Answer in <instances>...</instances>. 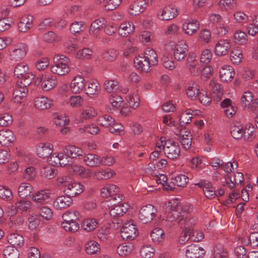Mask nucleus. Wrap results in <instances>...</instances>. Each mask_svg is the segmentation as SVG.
<instances>
[{
    "label": "nucleus",
    "mask_w": 258,
    "mask_h": 258,
    "mask_svg": "<svg viewBox=\"0 0 258 258\" xmlns=\"http://www.w3.org/2000/svg\"><path fill=\"white\" fill-rule=\"evenodd\" d=\"M73 203L72 199L68 195L58 197L53 202V206L57 210H62L70 207Z\"/></svg>",
    "instance_id": "nucleus-18"
},
{
    "label": "nucleus",
    "mask_w": 258,
    "mask_h": 258,
    "mask_svg": "<svg viewBox=\"0 0 258 258\" xmlns=\"http://www.w3.org/2000/svg\"><path fill=\"white\" fill-rule=\"evenodd\" d=\"M58 185L64 187V191L67 195L71 198L80 194L84 190V186L80 183L75 182L69 176L59 177L57 179Z\"/></svg>",
    "instance_id": "nucleus-2"
},
{
    "label": "nucleus",
    "mask_w": 258,
    "mask_h": 258,
    "mask_svg": "<svg viewBox=\"0 0 258 258\" xmlns=\"http://www.w3.org/2000/svg\"><path fill=\"white\" fill-rule=\"evenodd\" d=\"M150 5H151V3L149 4L146 1H134L130 6L129 13L132 15H138Z\"/></svg>",
    "instance_id": "nucleus-23"
},
{
    "label": "nucleus",
    "mask_w": 258,
    "mask_h": 258,
    "mask_svg": "<svg viewBox=\"0 0 258 258\" xmlns=\"http://www.w3.org/2000/svg\"><path fill=\"white\" fill-rule=\"evenodd\" d=\"M188 210L187 206L180 207V203L177 199H174L168 201L164 206V210L166 214L167 220L169 221H181L183 217H188V213L186 210Z\"/></svg>",
    "instance_id": "nucleus-1"
},
{
    "label": "nucleus",
    "mask_w": 258,
    "mask_h": 258,
    "mask_svg": "<svg viewBox=\"0 0 258 258\" xmlns=\"http://www.w3.org/2000/svg\"><path fill=\"white\" fill-rule=\"evenodd\" d=\"M63 151L67 157L72 158H80L83 156L84 154L81 149L74 145H68L66 146Z\"/></svg>",
    "instance_id": "nucleus-32"
},
{
    "label": "nucleus",
    "mask_w": 258,
    "mask_h": 258,
    "mask_svg": "<svg viewBox=\"0 0 258 258\" xmlns=\"http://www.w3.org/2000/svg\"><path fill=\"white\" fill-rule=\"evenodd\" d=\"M188 181V177L183 174L177 175L172 177V182L178 186L183 187Z\"/></svg>",
    "instance_id": "nucleus-56"
},
{
    "label": "nucleus",
    "mask_w": 258,
    "mask_h": 258,
    "mask_svg": "<svg viewBox=\"0 0 258 258\" xmlns=\"http://www.w3.org/2000/svg\"><path fill=\"white\" fill-rule=\"evenodd\" d=\"M119 192V188L115 184H107L105 185L100 190L101 196L103 198L112 197Z\"/></svg>",
    "instance_id": "nucleus-30"
},
{
    "label": "nucleus",
    "mask_w": 258,
    "mask_h": 258,
    "mask_svg": "<svg viewBox=\"0 0 258 258\" xmlns=\"http://www.w3.org/2000/svg\"><path fill=\"white\" fill-rule=\"evenodd\" d=\"M138 234V230L136 225L132 221H128L123 225L120 230V235L122 239L131 241Z\"/></svg>",
    "instance_id": "nucleus-6"
},
{
    "label": "nucleus",
    "mask_w": 258,
    "mask_h": 258,
    "mask_svg": "<svg viewBox=\"0 0 258 258\" xmlns=\"http://www.w3.org/2000/svg\"><path fill=\"white\" fill-rule=\"evenodd\" d=\"M115 162V159L111 155L100 156L99 167L102 166H111Z\"/></svg>",
    "instance_id": "nucleus-61"
},
{
    "label": "nucleus",
    "mask_w": 258,
    "mask_h": 258,
    "mask_svg": "<svg viewBox=\"0 0 258 258\" xmlns=\"http://www.w3.org/2000/svg\"><path fill=\"white\" fill-rule=\"evenodd\" d=\"M97 115V111L91 106H88L83 109L81 113V117L84 119H90Z\"/></svg>",
    "instance_id": "nucleus-58"
},
{
    "label": "nucleus",
    "mask_w": 258,
    "mask_h": 258,
    "mask_svg": "<svg viewBox=\"0 0 258 258\" xmlns=\"http://www.w3.org/2000/svg\"><path fill=\"white\" fill-rule=\"evenodd\" d=\"M57 170L49 166H43L40 169L41 176L47 179H52L57 174Z\"/></svg>",
    "instance_id": "nucleus-44"
},
{
    "label": "nucleus",
    "mask_w": 258,
    "mask_h": 258,
    "mask_svg": "<svg viewBox=\"0 0 258 258\" xmlns=\"http://www.w3.org/2000/svg\"><path fill=\"white\" fill-rule=\"evenodd\" d=\"M33 16L30 15H24L20 20L18 24L19 30L25 32L30 29L32 25Z\"/></svg>",
    "instance_id": "nucleus-28"
},
{
    "label": "nucleus",
    "mask_w": 258,
    "mask_h": 258,
    "mask_svg": "<svg viewBox=\"0 0 258 258\" xmlns=\"http://www.w3.org/2000/svg\"><path fill=\"white\" fill-rule=\"evenodd\" d=\"M135 29V26L133 23L126 22L120 25L118 28V33L122 37H125L132 33Z\"/></svg>",
    "instance_id": "nucleus-39"
},
{
    "label": "nucleus",
    "mask_w": 258,
    "mask_h": 258,
    "mask_svg": "<svg viewBox=\"0 0 258 258\" xmlns=\"http://www.w3.org/2000/svg\"><path fill=\"white\" fill-rule=\"evenodd\" d=\"M195 185L203 188L204 194L207 198L212 199L215 197L216 195V189L211 182L206 180H202L196 183Z\"/></svg>",
    "instance_id": "nucleus-22"
},
{
    "label": "nucleus",
    "mask_w": 258,
    "mask_h": 258,
    "mask_svg": "<svg viewBox=\"0 0 258 258\" xmlns=\"http://www.w3.org/2000/svg\"><path fill=\"white\" fill-rule=\"evenodd\" d=\"M80 215L78 211H68L64 213L62 215V219L63 222H77L80 218Z\"/></svg>",
    "instance_id": "nucleus-45"
},
{
    "label": "nucleus",
    "mask_w": 258,
    "mask_h": 258,
    "mask_svg": "<svg viewBox=\"0 0 258 258\" xmlns=\"http://www.w3.org/2000/svg\"><path fill=\"white\" fill-rule=\"evenodd\" d=\"M256 136L254 125L248 122L244 127L243 139L245 141L250 142L253 140Z\"/></svg>",
    "instance_id": "nucleus-38"
},
{
    "label": "nucleus",
    "mask_w": 258,
    "mask_h": 258,
    "mask_svg": "<svg viewBox=\"0 0 258 258\" xmlns=\"http://www.w3.org/2000/svg\"><path fill=\"white\" fill-rule=\"evenodd\" d=\"M156 209L152 205H147L143 206L140 211L139 218L144 223L151 222L156 216Z\"/></svg>",
    "instance_id": "nucleus-8"
},
{
    "label": "nucleus",
    "mask_w": 258,
    "mask_h": 258,
    "mask_svg": "<svg viewBox=\"0 0 258 258\" xmlns=\"http://www.w3.org/2000/svg\"><path fill=\"white\" fill-rule=\"evenodd\" d=\"M118 54L117 50L114 49H109L102 53V56L106 60L112 61L116 59Z\"/></svg>",
    "instance_id": "nucleus-63"
},
{
    "label": "nucleus",
    "mask_w": 258,
    "mask_h": 258,
    "mask_svg": "<svg viewBox=\"0 0 258 258\" xmlns=\"http://www.w3.org/2000/svg\"><path fill=\"white\" fill-rule=\"evenodd\" d=\"M4 258H19V251L11 246H8L3 252Z\"/></svg>",
    "instance_id": "nucleus-52"
},
{
    "label": "nucleus",
    "mask_w": 258,
    "mask_h": 258,
    "mask_svg": "<svg viewBox=\"0 0 258 258\" xmlns=\"http://www.w3.org/2000/svg\"><path fill=\"white\" fill-rule=\"evenodd\" d=\"M104 88L109 93L116 91L119 87V83L115 80H108L104 82Z\"/></svg>",
    "instance_id": "nucleus-64"
},
{
    "label": "nucleus",
    "mask_w": 258,
    "mask_h": 258,
    "mask_svg": "<svg viewBox=\"0 0 258 258\" xmlns=\"http://www.w3.org/2000/svg\"><path fill=\"white\" fill-rule=\"evenodd\" d=\"M164 153L168 158L177 159L180 154V148L177 143L171 140L165 142Z\"/></svg>",
    "instance_id": "nucleus-9"
},
{
    "label": "nucleus",
    "mask_w": 258,
    "mask_h": 258,
    "mask_svg": "<svg viewBox=\"0 0 258 258\" xmlns=\"http://www.w3.org/2000/svg\"><path fill=\"white\" fill-rule=\"evenodd\" d=\"M235 75L234 69L230 66L224 65L219 71L220 78L223 82H230Z\"/></svg>",
    "instance_id": "nucleus-25"
},
{
    "label": "nucleus",
    "mask_w": 258,
    "mask_h": 258,
    "mask_svg": "<svg viewBox=\"0 0 258 258\" xmlns=\"http://www.w3.org/2000/svg\"><path fill=\"white\" fill-rule=\"evenodd\" d=\"M64 47L66 53H73L78 48V45L75 39L70 38L64 43Z\"/></svg>",
    "instance_id": "nucleus-50"
},
{
    "label": "nucleus",
    "mask_w": 258,
    "mask_h": 258,
    "mask_svg": "<svg viewBox=\"0 0 258 258\" xmlns=\"http://www.w3.org/2000/svg\"><path fill=\"white\" fill-rule=\"evenodd\" d=\"M106 22V20L104 18H100L97 20H95L91 24L89 33L91 34H93L95 33L96 31H98L103 25L105 24Z\"/></svg>",
    "instance_id": "nucleus-60"
},
{
    "label": "nucleus",
    "mask_w": 258,
    "mask_h": 258,
    "mask_svg": "<svg viewBox=\"0 0 258 258\" xmlns=\"http://www.w3.org/2000/svg\"><path fill=\"white\" fill-rule=\"evenodd\" d=\"M134 249V246L132 243H123L118 246L117 252L119 255L124 256L131 253Z\"/></svg>",
    "instance_id": "nucleus-43"
},
{
    "label": "nucleus",
    "mask_w": 258,
    "mask_h": 258,
    "mask_svg": "<svg viewBox=\"0 0 258 258\" xmlns=\"http://www.w3.org/2000/svg\"><path fill=\"white\" fill-rule=\"evenodd\" d=\"M163 231L160 228L154 229L151 232V237L152 241L155 243H159L163 240Z\"/></svg>",
    "instance_id": "nucleus-57"
},
{
    "label": "nucleus",
    "mask_w": 258,
    "mask_h": 258,
    "mask_svg": "<svg viewBox=\"0 0 258 258\" xmlns=\"http://www.w3.org/2000/svg\"><path fill=\"white\" fill-rule=\"evenodd\" d=\"M200 86L196 82H189L187 83L186 94L192 100H196L200 93Z\"/></svg>",
    "instance_id": "nucleus-34"
},
{
    "label": "nucleus",
    "mask_w": 258,
    "mask_h": 258,
    "mask_svg": "<svg viewBox=\"0 0 258 258\" xmlns=\"http://www.w3.org/2000/svg\"><path fill=\"white\" fill-rule=\"evenodd\" d=\"M134 63L138 70L147 73L150 72L151 64L149 60L144 57L143 54H140L136 56L134 58Z\"/></svg>",
    "instance_id": "nucleus-24"
},
{
    "label": "nucleus",
    "mask_w": 258,
    "mask_h": 258,
    "mask_svg": "<svg viewBox=\"0 0 258 258\" xmlns=\"http://www.w3.org/2000/svg\"><path fill=\"white\" fill-rule=\"evenodd\" d=\"M185 252L187 258H202L205 254V250L199 245L193 244L186 247Z\"/></svg>",
    "instance_id": "nucleus-14"
},
{
    "label": "nucleus",
    "mask_w": 258,
    "mask_h": 258,
    "mask_svg": "<svg viewBox=\"0 0 258 258\" xmlns=\"http://www.w3.org/2000/svg\"><path fill=\"white\" fill-rule=\"evenodd\" d=\"M85 251L88 254H93L100 249L99 244L95 241L90 240L85 244Z\"/></svg>",
    "instance_id": "nucleus-51"
},
{
    "label": "nucleus",
    "mask_w": 258,
    "mask_h": 258,
    "mask_svg": "<svg viewBox=\"0 0 258 258\" xmlns=\"http://www.w3.org/2000/svg\"><path fill=\"white\" fill-rule=\"evenodd\" d=\"M53 151V145L48 142L40 143L36 147L37 155L40 158L47 157Z\"/></svg>",
    "instance_id": "nucleus-20"
},
{
    "label": "nucleus",
    "mask_w": 258,
    "mask_h": 258,
    "mask_svg": "<svg viewBox=\"0 0 258 258\" xmlns=\"http://www.w3.org/2000/svg\"><path fill=\"white\" fill-rule=\"evenodd\" d=\"M8 240L9 243L14 247H21L24 245L23 237L17 232L10 234Z\"/></svg>",
    "instance_id": "nucleus-35"
},
{
    "label": "nucleus",
    "mask_w": 258,
    "mask_h": 258,
    "mask_svg": "<svg viewBox=\"0 0 258 258\" xmlns=\"http://www.w3.org/2000/svg\"><path fill=\"white\" fill-rule=\"evenodd\" d=\"M50 198V192L48 189L38 190L32 195V201L38 206L47 204Z\"/></svg>",
    "instance_id": "nucleus-10"
},
{
    "label": "nucleus",
    "mask_w": 258,
    "mask_h": 258,
    "mask_svg": "<svg viewBox=\"0 0 258 258\" xmlns=\"http://www.w3.org/2000/svg\"><path fill=\"white\" fill-rule=\"evenodd\" d=\"M33 190L31 184L27 182H23L20 184L18 188V193L21 198H26L29 196Z\"/></svg>",
    "instance_id": "nucleus-37"
},
{
    "label": "nucleus",
    "mask_w": 258,
    "mask_h": 258,
    "mask_svg": "<svg viewBox=\"0 0 258 258\" xmlns=\"http://www.w3.org/2000/svg\"><path fill=\"white\" fill-rule=\"evenodd\" d=\"M176 8L168 6L165 7L158 15V18L162 21H168L174 19L177 15Z\"/></svg>",
    "instance_id": "nucleus-19"
},
{
    "label": "nucleus",
    "mask_w": 258,
    "mask_h": 258,
    "mask_svg": "<svg viewBox=\"0 0 258 258\" xmlns=\"http://www.w3.org/2000/svg\"><path fill=\"white\" fill-rule=\"evenodd\" d=\"M85 88L86 93L88 95H98L100 91V86L99 82L96 80H91Z\"/></svg>",
    "instance_id": "nucleus-36"
},
{
    "label": "nucleus",
    "mask_w": 258,
    "mask_h": 258,
    "mask_svg": "<svg viewBox=\"0 0 258 258\" xmlns=\"http://www.w3.org/2000/svg\"><path fill=\"white\" fill-rule=\"evenodd\" d=\"M70 59L62 54H56L53 57V64L50 67L51 72L58 76H64L70 72Z\"/></svg>",
    "instance_id": "nucleus-4"
},
{
    "label": "nucleus",
    "mask_w": 258,
    "mask_h": 258,
    "mask_svg": "<svg viewBox=\"0 0 258 258\" xmlns=\"http://www.w3.org/2000/svg\"><path fill=\"white\" fill-rule=\"evenodd\" d=\"M86 86L85 80L81 75H77L74 77L70 84L71 90L74 94L80 93Z\"/></svg>",
    "instance_id": "nucleus-15"
},
{
    "label": "nucleus",
    "mask_w": 258,
    "mask_h": 258,
    "mask_svg": "<svg viewBox=\"0 0 258 258\" xmlns=\"http://www.w3.org/2000/svg\"><path fill=\"white\" fill-rule=\"evenodd\" d=\"M161 61L164 67L169 70H172L175 67L174 61L169 57L167 53H165L162 55Z\"/></svg>",
    "instance_id": "nucleus-59"
},
{
    "label": "nucleus",
    "mask_w": 258,
    "mask_h": 258,
    "mask_svg": "<svg viewBox=\"0 0 258 258\" xmlns=\"http://www.w3.org/2000/svg\"><path fill=\"white\" fill-rule=\"evenodd\" d=\"M14 75L17 78H19L18 81L23 80V82L29 76L30 77L31 76H32V80L34 78V75L32 73L29 72V67L24 62H21L16 66L14 70Z\"/></svg>",
    "instance_id": "nucleus-11"
},
{
    "label": "nucleus",
    "mask_w": 258,
    "mask_h": 258,
    "mask_svg": "<svg viewBox=\"0 0 258 258\" xmlns=\"http://www.w3.org/2000/svg\"><path fill=\"white\" fill-rule=\"evenodd\" d=\"M114 120L110 115L105 114L99 117L97 119V122L102 126L109 127L114 124Z\"/></svg>",
    "instance_id": "nucleus-49"
},
{
    "label": "nucleus",
    "mask_w": 258,
    "mask_h": 258,
    "mask_svg": "<svg viewBox=\"0 0 258 258\" xmlns=\"http://www.w3.org/2000/svg\"><path fill=\"white\" fill-rule=\"evenodd\" d=\"M52 104V100L45 96H39L34 100V106L39 110L49 108Z\"/></svg>",
    "instance_id": "nucleus-31"
},
{
    "label": "nucleus",
    "mask_w": 258,
    "mask_h": 258,
    "mask_svg": "<svg viewBox=\"0 0 258 258\" xmlns=\"http://www.w3.org/2000/svg\"><path fill=\"white\" fill-rule=\"evenodd\" d=\"M27 51L28 47L27 45L23 43H20L16 45L15 48L10 52V58L12 60H20L26 56Z\"/></svg>",
    "instance_id": "nucleus-12"
},
{
    "label": "nucleus",
    "mask_w": 258,
    "mask_h": 258,
    "mask_svg": "<svg viewBox=\"0 0 258 258\" xmlns=\"http://www.w3.org/2000/svg\"><path fill=\"white\" fill-rule=\"evenodd\" d=\"M32 76H29L26 80L18 81L16 83V88L13 92V99L17 103H21L27 97L28 94L27 87L32 83Z\"/></svg>",
    "instance_id": "nucleus-5"
},
{
    "label": "nucleus",
    "mask_w": 258,
    "mask_h": 258,
    "mask_svg": "<svg viewBox=\"0 0 258 258\" xmlns=\"http://www.w3.org/2000/svg\"><path fill=\"white\" fill-rule=\"evenodd\" d=\"M83 98L79 95H73L64 101V103L73 108H79L83 105Z\"/></svg>",
    "instance_id": "nucleus-41"
},
{
    "label": "nucleus",
    "mask_w": 258,
    "mask_h": 258,
    "mask_svg": "<svg viewBox=\"0 0 258 258\" xmlns=\"http://www.w3.org/2000/svg\"><path fill=\"white\" fill-rule=\"evenodd\" d=\"M187 63L190 73L194 76L200 74L201 70L199 67L198 60L196 55L194 53H189L187 58Z\"/></svg>",
    "instance_id": "nucleus-21"
},
{
    "label": "nucleus",
    "mask_w": 258,
    "mask_h": 258,
    "mask_svg": "<svg viewBox=\"0 0 258 258\" xmlns=\"http://www.w3.org/2000/svg\"><path fill=\"white\" fill-rule=\"evenodd\" d=\"M13 197L10 188L6 186L0 185V198L6 201H10Z\"/></svg>",
    "instance_id": "nucleus-55"
},
{
    "label": "nucleus",
    "mask_w": 258,
    "mask_h": 258,
    "mask_svg": "<svg viewBox=\"0 0 258 258\" xmlns=\"http://www.w3.org/2000/svg\"><path fill=\"white\" fill-rule=\"evenodd\" d=\"M98 224V221L94 218L85 219L82 223V227L86 231L94 230Z\"/></svg>",
    "instance_id": "nucleus-46"
},
{
    "label": "nucleus",
    "mask_w": 258,
    "mask_h": 258,
    "mask_svg": "<svg viewBox=\"0 0 258 258\" xmlns=\"http://www.w3.org/2000/svg\"><path fill=\"white\" fill-rule=\"evenodd\" d=\"M100 156L93 153H89L84 156L85 164L89 167H99Z\"/></svg>",
    "instance_id": "nucleus-33"
},
{
    "label": "nucleus",
    "mask_w": 258,
    "mask_h": 258,
    "mask_svg": "<svg viewBox=\"0 0 258 258\" xmlns=\"http://www.w3.org/2000/svg\"><path fill=\"white\" fill-rule=\"evenodd\" d=\"M32 203L30 201L21 200L16 203V207L18 211L27 212L31 210Z\"/></svg>",
    "instance_id": "nucleus-54"
},
{
    "label": "nucleus",
    "mask_w": 258,
    "mask_h": 258,
    "mask_svg": "<svg viewBox=\"0 0 258 258\" xmlns=\"http://www.w3.org/2000/svg\"><path fill=\"white\" fill-rule=\"evenodd\" d=\"M253 95L249 91H245L241 97V104L244 109H248L252 103Z\"/></svg>",
    "instance_id": "nucleus-40"
},
{
    "label": "nucleus",
    "mask_w": 258,
    "mask_h": 258,
    "mask_svg": "<svg viewBox=\"0 0 258 258\" xmlns=\"http://www.w3.org/2000/svg\"><path fill=\"white\" fill-rule=\"evenodd\" d=\"M13 133L10 130L0 131V144L2 146H9L15 140Z\"/></svg>",
    "instance_id": "nucleus-26"
},
{
    "label": "nucleus",
    "mask_w": 258,
    "mask_h": 258,
    "mask_svg": "<svg viewBox=\"0 0 258 258\" xmlns=\"http://www.w3.org/2000/svg\"><path fill=\"white\" fill-rule=\"evenodd\" d=\"M199 28V22L194 18L186 20L182 26V29L184 33L189 36H191L196 33Z\"/></svg>",
    "instance_id": "nucleus-13"
},
{
    "label": "nucleus",
    "mask_w": 258,
    "mask_h": 258,
    "mask_svg": "<svg viewBox=\"0 0 258 258\" xmlns=\"http://www.w3.org/2000/svg\"><path fill=\"white\" fill-rule=\"evenodd\" d=\"M37 81L41 83V87L43 90L49 91L54 88L57 85V77L52 74H45L37 78Z\"/></svg>",
    "instance_id": "nucleus-7"
},
{
    "label": "nucleus",
    "mask_w": 258,
    "mask_h": 258,
    "mask_svg": "<svg viewBox=\"0 0 258 258\" xmlns=\"http://www.w3.org/2000/svg\"><path fill=\"white\" fill-rule=\"evenodd\" d=\"M146 59L149 60V63L154 66L158 63L157 55L156 51L150 47L147 48L143 54Z\"/></svg>",
    "instance_id": "nucleus-42"
},
{
    "label": "nucleus",
    "mask_w": 258,
    "mask_h": 258,
    "mask_svg": "<svg viewBox=\"0 0 258 258\" xmlns=\"http://www.w3.org/2000/svg\"><path fill=\"white\" fill-rule=\"evenodd\" d=\"M109 101L113 110H116L121 106L123 102L122 97L117 94H112L109 98Z\"/></svg>",
    "instance_id": "nucleus-53"
},
{
    "label": "nucleus",
    "mask_w": 258,
    "mask_h": 258,
    "mask_svg": "<svg viewBox=\"0 0 258 258\" xmlns=\"http://www.w3.org/2000/svg\"><path fill=\"white\" fill-rule=\"evenodd\" d=\"M69 169L74 173L83 178H88L91 176L92 172L90 169H86L84 166L72 164L69 165Z\"/></svg>",
    "instance_id": "nucleus-29"
},
{
    "label": "nucleus",
    "mask_w": 258,
    "mask_h": 258,
    "mask_svg": "<svg viewBox=\"0 0 258 258\" xmlns=\"http://www.w3.org/2000/svg\"><path fill=\"white\" fill-rule=\"evenodd\" d=\"M209 87L211 89L213 95V99L215 101H219L221 100L223 95L222 88L219 83L215 79L211 80L209 83Z\"/></svg>",
    "instance_id": "nucleus-27"
},
{
    "label": "nucleus",
    "mask_w": 258,
    "mask_h": 258,
    "mask_svg": "<svg viewBox=\"0 0 258 258\" xmlns=\"http://www.w3.org/2000/svg\"><path fill=\"white\" fill-rule=\"evenodd\" d=\"M231 136L235 140H239L243 137L244 130L240 125H232L230 127Z\"/></svg>",
    "instance_id": "nucleus-47"
},
{
    "label": "nucleus",
    "mask_w": 258,
    "mask_h": 258,
    "mask_svg": "<svg viewBox=\"0 0 258 258\" xmlns=\"http://www.w3.org/2000/svg\"><path fill=\"white\" fill-rule=\"evenodd\" d=\"M188 51V46L184 42H179L174 47L173 53L174 58L178 61L183 60Z\"/></svg>",
    "instance_id": "nucleus-17"
},
{
    "label": "nucleus",
    "mask_w": 258,
    "mask_h": 258,
    "mask_svg": "<svg viewBox=\"0 0 258 258\" xmlns=\"http://www.w3.org/2000/svg\"><path fill=\"white\" fill-rule=\"evenodd\" d=\"M154 249L150 245L144 246L140 250V255L143 258H151L154 255Z\"/></svg>",
    "instance_id": "nucleus-62"
},
{
    "label": "nucleus",
    "mask_w": 258,
    "mask_h": 258,
    "mask_svg": "<svg viewBox=\"0 0 258 258\" xmlns=\"http://www.w3.org/2000/svg\"><path fill=\"white\" fill-rule=\"evenodd\" d=\"M118 198L119 201L118 202L119 203L118 205L115 204H112V202L114 200H117L116 197H114L108 200L102 202V207L107 209V208L110 209L109 214L111 216L115 217L123 215L125 214L128 208V205L125 203H120V201L122 200L123 197V195L118 194Z\"/></svg>",
    "instance_id": "nucleus-3"
},
{
    "label": "nucleus",
    "mask_w": 258,
    "mask_h": 258,
    "mask_svg": "<svg viewBox=\"0 0 258 258\" xmlns=\"http://www.w3.org/2000/svg\"><path fill=\"white\" fill-rule=\"evenodd\" d=\"M231 44L227 39H221L215 44V53L217 56H223L228 54Z\"/></svg>",
    "instance_id": "nucleus-16"
},
{
    "label": "nucleus",
    "mask_w": 258,
    "mask_h": 258,
    "mask_svg": "<svg viewBox=\"0 0 258 258\" xmlns=\"http://www.w3.org/2000/svg\"><path fill=\"white\" fill-rule=\"evenodd\" d=\"M233 39L235 43L238 45H244L247 41V35L244 32L238 30L234 34Z\"/></svg>",
    "instance_id": "nucleus-48"
}]
</instances>
